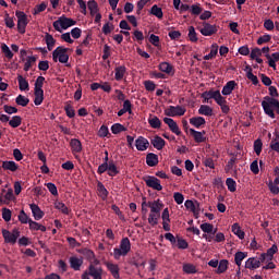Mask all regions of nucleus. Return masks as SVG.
<instances>
[{
    "instance_id": "2f4dec72",
    "label": "nucleus",
    "mask_w": 279,
    "mask_h": 279,
    "mask_svg": "<svg viewBox=\"0 0 279 279\" xmlns=\"http://www.w3.org/2000/svg\"><path fill=\"white\" fill-rule=\"evenodd\" d=\"M153 147H155V149H158V151H160V149H163L166 142L162 140V137L160 136H155L151 141H150Z\"/></svg>"
},
{
    "instance_id": "69168bd1",
    "label": "nucleus",
    "mask_w": 279,
    "mask_h": 279,
    "mask_svg": "<svg viewBox=\"0 0 279 279\" xmlns=\"http://www.w3.org/2000/svg\"><path fill=\"white\" fill-rule=\"evenodd\" d=\"M110 134V130L106 125H101L100 129L98 130V136L99 138H106Z\"/></svg>"
},
{
    "instance_id": "7c9ffc66",
    "label": "nucleus",
    "mask_w": 279,
    "mask_h": 279,
    "mask_svg": "<svg viewBox=\"0 0 279 279\" xmlns=\"http://www.w3.org/2000/svg\"><path fill=\"white\" fill-rule=\"evenodd\" d=\"M45 43L47 45L48 51H53V48L56 47V38H53V35L46 33Z\"/></svg>"
},
{
    "instance_id": "e433bc0d",
    "label": "nucleus",
    "mask_w": 279,
    "mask_h": 279,
    "mask_svg": "<svg viewBox=\"0 0 279 279\" xmlns=\"http://www.w3.org/2000/svg\"><path fill=\"white\" fill-rule=\"evenodd\" d=\"M245 258H247V252H236L234 254V263L238 267H241V265L243 264V260H245Z\"/></svg>"
},
{
    "instance_id": "cd10ccee",
    "label": "nucleus",
    "mask_w": 279,
    "mask_h": 279,
    "mask_svg": "<svg viewBox=\"0 0 279 279\" xmlns=\"http://www.w3.org/2000/svg\"><path fill=\"white\" fill-rule=\"evenodd\" d=\"M231 232H233V234H235V236H238V239H240L241 241L245 239V232L241 230V226L238 222L232 225Z\"/></svg>"
},
{
    "instance_id": "4c0bfd02",
    "label": "nucleus",
    "mask_w": 279,
    "mask_h": 279,
    "mask_svg": "<svg viewBox=\"0 0 279 279\" xmlns=\"http://www.w3.org/2000/svg\"><path fill=\"white\" fill-rule=\"evenodd\" d=\"M87 8L89 10L90 16H95L97 13H99V4H97V1L89 0L87 2Z\"/></svg>"
},
{
    "instance_id": "f257e3e1",
    "label": "nucleus",
    "mask_w": 279,
    "mask_h": 279,
    "mask_svg": "<svg viewBox=\"0 0 279 279\" xmlns=\"http://www.w3.org/2000/svg\"><path fill=\"white\" fill-rule=\"evenodd\" d=\"M262 108L270 119H276V112L279 114V100L270 96L264 97Z\"/></svg>"
},
{
    "instance_id": "f704fd0d",
    "label": "nucleus",
    "mask_w": 279,
    "mask_h": 279,
    "mask_svg": "<svg viewBox=\"0 0 279 279\" xmlns=\"http://www.w3.org/2000/svg\"><path fill=\"white\" fill-rule=\"evenodd\" d=\"M70 147H71L72 154H80V151H82V142H80V140L77 138H73L70 142Z\"/></svg>"
},
{
    "instance_id": "680f3d73",
    "label": "nucleus",
    "mask_w": 279,
    "mask_h": 279,
    "mask_svg": "<svg viewBox=\"0 0 279 279\" xmlns=\"http://www.w3.org/2000/svg\"><path fill=\"white\" fill-rule=\"evenodd\" d=\"M184 274H195L197 268L193 264H183Z\"/></svg>"
},
{
    "instance_id": "f8f14e48",
    "label": "nucleus",
    "mask_w": 279,
    "mask_h": 279,
    "mask_svg": "<svg viewBox=\"0 0 279 279\" xmlns=\"http://www.w3.org/2000/svg\"><path fill=\"white\" fill-rule=\"evenodd\" d=\"M135 147L137 151H147L149 149V141L143 136H138L135 140Z\"/></svg>"
},
{
    "instance_id": "a211bd4d",
    "label": "nucleus",
    "mask_w": 279,
    "mask_h": 279,
    "mask_svg": "<svg viewBox=\"0 0 279 279\" xmlns=\"http://www.w3.org/2000/svg\"><path fill=\"white\" fill-rule=\"evenodd\" d=\"M190 134L193 136L195 143L206 142V131H196L195 129H190Z\"/></svg>"
},
{
    "instance_id": "37998d69",
    "label": "nucleus",
    "mask_w": 279,
    "mask_h": 279,
    "mask_svg": "<svg viewBox=\"0 0 279 279\" xmlns=\"http://www.w3.org/2000/svg\"><path fill=\"white\" fill-rule=\"evenodd\" d=\"M28 226H29V230H33V231L40 230V232H47V227L38 223L37 221L31 220Z\"/></svg>"
},
{
    "instance_id": "c756f323",
    "label": "nucleus",
    "mask_w": 279,
    "mask_h": 279,
    "mask_svg": "<svg viewBox=\"0 0 279 279\" xmlns=\"http://www.w3.org/2000/svg\"><path fill=\"white\" fill-rule=\"evenodd\" d=\"M190 124L199 130L202 125H206V119L204 117H193L190 119Z\"/></svg>"
},
{
    "instance_id": "de8ad7c7",
    "label": "nucleus",
    "mask_w": 279,
    "mask_h": 279,
    "mask_svg": "<svg viewBox=\"0 0 279 279\" xmlns=\"http://www.w3.org/2000/svg\"><path fill=\"white\" fill-rule=\"evenodd\" d=\"M187 32V38L190 39L191 43H197L199 40V38L197 37V32H195L194 26H189Z\"/></svg>"
},
{
    "instance_id": "c85d7f7f",
    "label": "nucleus",
    "mask_w": 279,
    "mask_h": 279,
    "mask_svg": "<svg viewBox=\"0 0 279 279\" xmlns=\"http://www.w3.org/2000/svg\"><path fill=\"white\" fill-rule=\"evenodd\" d=\"M17 84H19L20 90L22 92L29 90V82L27 81V78L23 77V75L21 74L17 75Z\"/></svg>"
},
{
    "instance_id": "c03bdc74",
    "label": "nucleus",
    "mask_w": 279,
    "mask_h": 279,
    "mask_svg": "<svg viewBox=\"0 0 279 279\" xmlns=\"http://www.w3.org/2000/svg\"><path fill=\"white\" fill-rule=\"evenodd\" d=\"M149 14L156 16L157 19H162V16H165V13H162V8L158 7V4L150 8Z\"/></svg>"
},
{
    "instance_id": "20e7f679",
    "label": "nucleus",
    "mask_w": 279,
    "mask_h": 279,
    "mask_svg": "<svg viewBox=\"0 0 279 279\" xmlns=\"http://www.w3.org/2000/svg\"><path fill=\"white\" fill-rule=\"evenodd\" d=\"M76 23L77 22L75 20L62 15L52 23V27L56 29V32L62 34V32L69 29V27H73V25H76Z\"/></svg>"
},
{
    "instance_id": "09e8293b",
    "label": "nucleus",
    "mask_w": 279,
    "mask_h": 279,
    "mask_svg": "<svg viewBox=\"0 0 279 279\" xmlns=\"http://www.w3.org/2000/svg\"><path fill=\"white\" fill-rule=\"evenodd\" d=\"M34 64H36V56H28L24 63V71H29V69L34 66Z\"/></svg>"
},
{
    "instance_id": "ddd939ff",
    "label": "nucleus",
    "mask_w": 279,
    "mask_h": 279,
    "mask_svg": "<svg viewBox=\"0 0 279 279\" xmlns=\"http://www.w3.org/2000/svg\"><path fill=\"white\" fill-rule=\"evenodd\" d=\"M199 32L202 36H213L214 34H217V26L209 23H203V27Z\"/></svg>"
},
{
    "instance_id": "5701e85b",
    "label": "nucleus",
    "mask_w": 279,
    "mask_h": 279,
    "mask_svg": "<svg viewBox=\"0 0 279 279\" xmlns=\"http://www.w3.org/2000/svg\"><path fill=\"white\" fill-rule=\"evenodd\" d=\"M106 267H107L108 271H110L111 276H113L114 279L121 278V275L119 274V271H120L119 265L111 263V262H107Z\"/></svg>"
},
{
    "instance_id": "f3484780",
    "label": "nucleus",
    "mask_w": 279,
    "mask_h": 279,
    "mask_svg": "<svg viewBox=\"0 0 279 279\" xmlns=\"http://www.w3.org/2000/svg\"><path fill=\"white\" fill-rule=\"evenodd\" d=\"M184 206L187 210H191L197 219V216L199 215V203L187 199L185 201Z\"/></svg>"
},
{
    "instance_id": "473e14b6",
    "label": "nucleus",
    "mask_w": 279,
    "mask_h": 279,
    "mask_svg": "<svg viewBox=\"0 0 279 279\" xmlns=\"http://www.w3.org/2000/svg\"><path fill=\"white\" fill-rule=\"evenodd\" d=\"M107 173L110 178H114V175H119V168L114 165V161L107 162Z\"/></svg>"
},
{
    "instance_id": "603ef678",
    "label": "nucleus",
    "mask_w": 279,
    "mask_h": 279,
    "mask_svg": "<svg viewBox=\"0 0 279 279\" xmlns=\"http://www.w3.org/2000/svg\"><path fill=\"white\" fill-rule=\"evenodd\" d=\"M0 49L5 58H8L9 60H12V58H14V53H12V50H10V47L8 45L1 44Z\"/></svg>"
},
{
    "instance_id": "338daca9",
    "label": "nucleus",
    "mask_w": 279,
    "mask_h": 279,
    "mask_svg": "<svg viewBox=\"0 0 279 279\" xmlns=\"http://www.w3.org/2000/svg\"><path fill=\"white\" fill-rule=\"evenodd\" d=\"M47 10V3L41 2L40 4H37L34 10H33V14H40V12H45Z\"/></svg>"
},
{
    "instance_id": "a878e982",
    "label": "nucleus",
    "mask_w": 279,
    "mask_h": 279,
    "mask_svg": "<svg viewBox=\"0 0 279 279\" xmlns=\"http://www.w3.org/2000/svg\"><path fill=\"white\" fill-rule=\"evenodd\" d=\"M148 124L150 125V128H153V130H160L162 122L160 121L159 117L149 116Z\"/></svg>"
},
{
    "instance_id": "8fccbe9b",
    "label": "nucleus",
    "mask_w": 279,
    "mask_h": 279,
    "mask_svg": "<svg viewBox=\"0 0 279 279\" xmlns=\"http://www.w3.org/2000/svg\"><path fill=\"white\" fill-rule=\"evenodd\" d=\"M111 132L112 134H121V132H128V128H125L123 124L121 123H114L111 126Z\"/></svg>"
},
{
    "instance_id": "4468645a",
    "label": "nucleus",
    "mask_w": 279,
    "mask_h": 279,
    "mask_svg": "<svg viewBox=\"0 0 279 279\" xmlns=\"http://www.w3.org/2000/svg\"><path fill=\"white\" fill-rule=\"evenodd\" d=\"M278 253V245L274 244L272 247L268 248L266 253H263L259 257V260L262 263H265V260H274V254Z\"/></svg>"
},
{
    "instance_id": "a18cd8bd",
    "label": "nucleus",
    "mask_w": 279,
    "mask_h": 279,
    "mask_svg": "<svg viewBox=\"0 0 279 279\" xmlns=\"http://www.w3.org/2000/svg\"><path fill=\"white\" fill-rule=\"evenodd\" d=\"M198 114L203 117H213V109L208 105H202L198 109Z\"/></svg>"
},
{
    "instance_id": "9b49d317",
    "label": "nucleus",
    "mask_w": 279,
    "mask_h": 279,
    "mask_svg": "<svg viewBox=\"0 0 279 279\" xmlns=\"http://www.w3.org/2000/svg\"><path fill=\"white\" fill-rule=\"evenodd\" d=\"M163 123L168 125L172 134H175L177 136H180V134H182V131H180V126H178V122H175V120L171 118H163Z\"/></svg>"
},
{
    "instance_id": "7ed1b4c3",
    "label": "nucleus",
    "mask_w": 279,
    "mask_h": 279,
    "mask_svg": "<svg viewBox=\"0 0 279 279\" xmlns=\"http://www.w3.org/2000/svg\"><path fill=\"white\" fill-rule=\"evenodd\" d=\"M129 252H132V242L130 238H122L119 247L113 248L114 260H119L121 256H128Z\"/></svg>"
},
{
    "instance_id": "2eb2a0df",
    "label": "nucleus",
    "mask_w": 279,
    "mask_h": 279,
    "mask_svg": "<svg viewBox=\"0 0 279 279\" xmlns=\"http://www.w3.org/2000/svg\"><path fill=\"white\" fill-rule=\"evenodd\" d=\"M161 219H162V228L166 232H169L171 230V218L169 216V208H165L161 213Z\"/></svg>"
},
{
    "instance_id": "423d86ee",
    "label": "nucleus",
    "mask_w": 279,
    "mask_h": 279,
    "mask_svg": "<svg viewBox=\"0 0 279 279\" xmlns=\"http://www.w3.org/2000/svg\"><path fill=\"white\" fill-rule=\"evenodd\" d=\"M2 236L4 239V242L14 245L16 241H19V236H21V231H19V229H13L12 231L2 229Z\"/></svg>"
},
{
    "instance_id": "774afa93",
    "label": "nucleus",
    "mask_w": 279,
    "mask_h": 279,
    "mask_svg": "<svg viewBox=\"0 0 279 279\" xmlns=\"http://www.w3.org/2000/svg\"><path fill=\"white\" fill-rule=\"evenodd\" d=\"M268 189H269L270 193H272V195L279 194V185L274 183V181H271V180L268 182Z\"/></svg>"
},
{
    "instance_id": "79ce46f5",
    "label": "nucleus",
    "mask_w": 279,
    "mask_h": 279,
    "mask_svg": "<svg viewBox=\"0 0 279 279\" xmlns=\"http://www.w3.org/2000/svg\"><path fill=\"white\" fill-rule=\"evenodd\" d=\"M229 265H230V262H228V259H221L218 263V268L216 270V274H226V271H228Z\"/></svg>"
},
{
    "instance_id": "393cba45",
    "label": "nucleus",
    "mask_w": 279,
    "mask_h": 279,
    "mask_svg": "<svg viewBox=\"0 0 279 279\" xmlns=\"http://www.w3.org/2000/svg\"><path fill=\"white\" fill-rule=\"evenodd\" d=\"M258 267H260V259L256 258V257H250L246 262H245V268L246 269H258Z\"/></svg>"
},
{
    "instance_id": "39448f33",
    "label": "nucleus",
    "mask_w": 279,
    "mask_h": 279,
    "mask_svg": "<svg viewBox=\"0 0 279 279\" xmlns=\"http://www.w3.org/2000/svg\"><path fill=\"white\" fill-rule=\"evenodd\" d=\"M69 48L59 46L52 51L53 62H60V64H66L69 62Z\"/></svg>"
},
{
    "instance_id": "052dcab7",
    "label": "nucleus",
    "mask_w": 279,
    "mask_h": 279,
    "mask_svg": "<svg viewBox=\"0 0 279 279\" xmlns=\"http://www.w3.org/2000/svg\"><path fill=\"white\" fill-rule=\"evenodd\" d=\"M214 228L215 227L211 223H208V222H204V223L201 225V230L205 234H210V232H214Z\"/></svg>"
},
{
    "instance_id": "13d9d810",
    "label": "nucleus",
    "mask_w": 279,
    "mask_h": 279,
    "mask_svg": "<svg viewBox=\"0 0 279 279\" xmlns=\"http://www.w3.org/2000/svg\"><path fill=\"white\" fill-rule=\"evenodd\" d=\"M246 77L254 84V86H258V76L254 75L251 68H248V71L246 72Z\"/></svg>"
},
{
    "instance_id": "6e6552de",
    "label": "nucleus",
    "mask_w": 279,
    "mask_h": 279,
    "mask_svg": "<svg viewBox=\"0 0 279 279\" xmlns=\"http://www.w3.org/2000/svg\"><path fill=\"white\" fill-rule=\"evenodd\" d=\"M17 17V32L19 34H25V29L27 28V14L23 11H17L15 13Z\"/></svg>"
},
{
    "instance_id": "a19ab883",
    "label": "nucleus",
    "mask_w": 279,
    "mask_h": 279,
    "mask_svg": "<svg viewBox=\"0 0 279 279\" xmlns=\"http://www.w3.org/2000/svg\"><path fill=\"white\" fill-rule=\"evenodd\" d=\"M159 71H161V73H167V75H171V73H173V65L169 62H161L159 63Z\"/></svg>"
},
{
    "instance_id": "b1692460",
    "label": "nucleus",
    "mask_w": 279,
    "mask_h": 279,
    "mask_svg": "<svg viewBox=\"0 0 279 279\" xmlns=\"http://www.w3.org/2000/svg\"><path fill=\"white\" fill-rule=\"evenodd\" d=\"M125 73H128V68L125 65H119L114 69V80L117 82H121L123 77H125Z\"/></svg>"
},
{
    "instance_id": "412c9836",
    "label": "nucleus",
    "mask_w": 279,
    "mask_h": 279,
    "mask_svg": "<svg viewBox=\"0 0 279 279\" xmlns=\"http://www.w3.org/2000/svg\"><path fill=\"white\" fill-rule=\"evenodd\" d=\"M82 265H84V258L76 256L70 257V266L74 271H80V269H82Z\"/></svg>"
},
{
    "instance_id": "dca6fc26",
    "label": "nucleus",
    "mask_w": 279,
    "mask_h": 279,
    "mask_svg": "<svg viewBox=\"0 0 279 279\" xmlns=\"http://www.w3.org/2000/svg\"><path fill=\"white\" fill-rule=\"evenodd\" d=\"M215 101L218 106H220L221 112L223 114H228V112H230V106H228V100L221 94L218 95Z\"/></svg>"
},
{
    "instance_id": "c9c22d12",
    "label": "nucleus",
    "mask_w": 279,
    "mask_h": 279,
    "mask_svg": "<svg viewBox=\"0 0 279 279\" xmlns=\"http://www.w3.org/2000/svg\"><path fill=\"white\" fill-rule=\"evenodd\" d=\"M97 192L99 197H101V199L106 201L108 199V189H106V185H104V183L98 182L97 183Z\"/></svg>"
},
{
    "instance_id": "9d476101",
    "label": "nucleus",
    "mask_w": 279,
    "mask_h": 279,
    "mask_svg": "<svg viewBox=\"0 0 279 279\" xmlns=\"http://www.w3.org/2000/svg\"><path fill=\"white\" fill-rule=\"evenodd\" d=\"M86 272H87V278H93V279H102V276H104V269L93 264L89 265L88 271Z\"/></svg>"
},
{
    "instance_id": "ea45409f",
    "label": "nucleus",
    "mask_w": 279,
    "mask_h": 279,
    "mask_svg": "<svg viewBox=\"0 0 279 279\" xmlns=\"http://www.w3.org/2000/svg\"><path fill=\"white\" fill-rule=\"evenodd\" d=\"M146 165L148 167H156V165H158V155L154 154V153H149L146 156Z\"/></svg>"
},
{
    "instance_id": "49530a36",
    "label": "nucleus",
    "mask_w": 279,
    "mask_h": 279,
    "mask_svg": "<svg viewBox=\"0 0 279 279\" xmlns=\"http://www.w3.org/2000/svg\"><path fill=\"white\" fill-rule=\"evenodd\" d=\"M190 12L193 14V16H199V14L204 12V9L202 8V4L194 3L190 7Z\"/></svg>"
},
{
    "instance_id": "f03ea898",
    "label": "nucleus",
    "mask_w": 279,
    "mask_h": 279,
    "mask_svg": "<svg viewBox=\"0 0 279 279\" xmlns=\"http://www.w3.org/2000/svg\"><path fill=\"white\" fill-rule=\"evenodd\" d=\"M148 206L150 208V213L148 215V223L153 227L158 226V219H160V211L162 210V208H165V204L162 203V201H160V198H158L154 202H149Z\"/></svg>"
},
{
    "instance_id": "bf43d9fd",
    "label": "nucleus",
    "mask_w": 279,
    "mask_h": 279,
    "mask_svg": "<svg viewBox=\"0 0 279 279\" xmlns=\"http://www.w3.org/2000/svg\"><path fill=\"white\" fill-rule=\"evenodd\" d=\"M253 147L256 156H260V153L263 151V141H260V138L255 140Z\"/></svg>"
},
{
    "instance_id": "4d7b16f0",
    "label": "nucleus",
    "mask_w": 279,
    "mask_h": 279,
    "mask_svg": "<svg viewBox=\"0 0 279 279\" xmlns=\"http://www.w3.org/2000/svg\"><path fill=\"white\" fill-rule=\"evenodd\" d=\"M17 219L22 223H29V221H32V218H29V216L25 214V210L23 209L20 211Z\"/></svg>"
},
{
    "instance_id": "6ab92c4d",
    "label": "nucleus",
    "mask_w": 279,
    "mask_h": 279,
    "mask_svg": "<svg viewBox=\"0 0 279 279\" xmlns=\"http://www.w3.org/2000/svg\"><path fill=\"white\" fill-rule=\"evenodd\" d=\"M29 208L32 210V215H33L35 221H40V219H43V217H45V211H43L38 205L33 203L29 205Z\"/></svg>"
},
{
    "instance_id": "864d4df0",
    "label": "nucleus",
    "mask_w": 279,
    "mask_h": 279,
    "mask_svg": "<svg viewBox=\"0 0 279 279\" xmlns=\"http://www.w3.org/2000/svg\"><path fill=\"white\" fill-rule=\"evenodd\" d=\"M23 123V119L20 116H13L11 120H9V125L11 128H19Z\"/></svg>"
},
{
    "instance_id": "3c124183",
    "label": "nucleus",
    "mask_w": 279,
    "mask_h": 279,
    "mask_svg": "<svg viewBox=\"0 0 279 279\" xmlns=\"http://www.w3.org/2000/svg\"><path fill=\"white\" fill-rule=\"evenodd\" d=\"M15 104L17 106H22V108H25L26 106H28L29 104V98L23 96V95H19L16 98H15Z\"/></svg>"
},
{
    "instance_id": "58836bf2",
    "label": "nucleus",
    "mask_w": 279,
    "mask_h": 279,
    "mask_svg": "<svg viewBox=\"0 0 279 279\" xmlns=\"http://www.w3.org/2000/svg\"><path fill=\"white\" fill-rule=\"evenodd\" d=\"M217 53H219V46L217 44H213L210 52L204 56V60H213L214 58H217Z\"/></svg>"
},
{
    "instance_id": "e2e57ef3",
    "label": "nucleus",
    "mask_w": 279,
    "mask_h": 279,
    "mask_svg": "<svg viewBox=\"0 0 279 279\" xmlns=\"http://www.w3.org/2000/svg\"><path fill=\"white\" fill-rule=\"evenodd\" d=\"M44 84H45V76H38L35 81L34 90H43Z\"/></svg>"
},
{
    "instance_id": "72a5a7b5",
    "label": "nucleus",
    "mask_w": 279,
    "mask_h": 279,
    "mask_svg": "<svg viewBox=\"0 0 279 279\" xmlns=\"http://www.w3.org/2000/svg\"><path fill=\"white\" fill-rule=\"evenodd\" d=\"M2 169L4 171H12L14 173V171H19V165L14 161H3L2 162Z\"/></svg>"
},
{
    "instance_id": "0eeeda50",
    "label": "nucleus",
    "mask_w": 279,
    "mask_h": 279,
    "mask_svg": "<svg viewBox=\"0 0 279 279\" xmlns=\"http://www.w3.org/2000/svg\"><path fill=\"white\" fill-rule=\"evenodd\" d=\"M166 117H184L186 114V108L182 106H170L165 109Z\"/></svg>"
},
{
    "instance_id": "0e129e2a",
    "label": "nucleus",
    "mask_w": 279,
    "mask_h": 279,
    "mask_svg": "<svg viewBox=\"0 0 279 279\" xmlns=\"http://www.w3.org/2000/svg\"><path fill=\"white\" fill-rule=\"evenodd\" d=\"M177 247L179 250H187L189 248V242L182 238L177 239Z\"/></svg>"
},
{
    "instance_id": "aec40b11",
    "label": "nucleus",
    "mask_w": 279,
    "mask_h": 279,
    "mask_svg": "<svg viewBox=\"0 0 279 279\" xmlns=\"http://www.w3.org/2000/svg\"><path fill=\"white\" fill-rule=\"evenodd\" d=\"M238 84L236 81H229L226 83V85L222 87L221 95L225 97H228V95H232V92L234 88H236Z\"/></svg>"
},
{
    "instance_id": "1a4fd4ad",
    "label": "nucleus",
    "mask_w": 279,
    "mask_h": 279,
    "mask_svg": "<svg viewBox=\"0 0 279 279\" xmlns=\"http://www.w3.org/2000/svg\"><path fill=\"white\" fill-rule=\"evenodd\" d=\"M144 182L148 189H153V191H162V184L160 183V179L154 175H147L144 178Z\"/></svg>"
},
{
    "instance_id": "5fc2aeb1",
    "label": "nucleus",
    "mask_w": 279,
    "mask_h": 279,
    "mask_svg": "<svg viewBox=\"0 0 279 279\" xmlns=\"http://www.w3.org/2000/svg\"><path fill=\"white\" fill-rule=\"evenodd\" d=\"M226 184H227L228 191H230V193L236 192V181H234V179L227 178Z\"/></svg>"
},
{
    "instance_id": "4be33fe9",
    "label": "nucleus",
    "mask_w": 279,
    "mask_h": 279,
    "mask_svg": "<svg viewBox=\"0 0 279 279\" xmlns=\"http://www.w3.org/2000/svg\"><path fill=\"white\" fill-rule=\"evenodd\" d=\"M221 92H219V89L217 90H207V92H204L202 94V98L204 99V101H206L208 104V101H210V99H214V101H216L217 97H219Z\"/></svg>"
},
{
    "instance_id": "bb28decb",
    "label": "nucleus",
    "mask_w": 279,
    "mask_h": 279,
    "mask_svg": "<svg viewBox=\"0 0 279 279\" xmlns=\"http://www.w3.org/2000/svg\"><path fill=\"white\" fill-rule=\"evenodd\" d=\"M34 104L35 106H40L43 101H45V90L43 89H34Z\"/></svg>"
},
{
    "instance_id": "6e6d98bb",
    "label": "nucleus",
    "mask_w": 279,
    "mask_h": 279,
    "mask_svg": "<svg viewBox=\"0 0 279 279\" xmlns=\"http://www.w3.org/2000/svg\"><path fill=\"white\" fill-rule=\"evenodd\" d=\"M54 208H57V210H60V213H62L63 215H69V207H66V205L62 202H56Z\"/></svg>"
}]
</instances>
